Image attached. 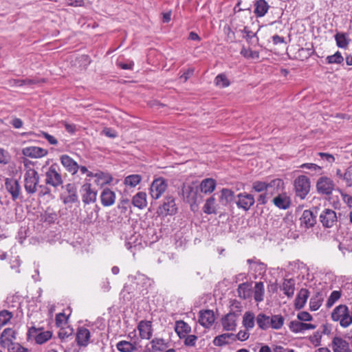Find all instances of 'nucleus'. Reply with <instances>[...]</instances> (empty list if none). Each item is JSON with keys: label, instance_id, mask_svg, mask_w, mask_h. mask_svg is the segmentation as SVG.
Segmentation results:
<instances>
[{"label": "nucleus", "instance_id": "obj_57", "mask_svg": "<svg viewBox=\"0 0 352 352\" xmlns=\"http://www.w3.org/2000/svg\"><path fill=\"white\" fill-rule=\"evenodd\" d=\"M14 85L17 87H22L23 85H30L33 84L37 83V81H36L34 79H16L14 80Z\"/></svg>", "mask_w": 352, "mask_h": 352}, {"label": "nucleus", "instance_id": "obj_29", "mask_svg": "<svg viewBox=\"0 0 352 352\" xmlns=\"http://www.w3.org/2000/svg\"><path fill=\"white\" fill-rule=\"evenodd\" d=\"M309 296V292L308 289L302 288L299 291L295 299L294 306L296 309H300L305 306Z\"/></svg>", "mask_w": 352, "mask_h": 352}, {"label": "nucleus", "instance_id": "obj_39", "mask_svg": "<svg viewBox=\"0 0 352 352\" xmlns=\"http://www.w3.org/2000/svg\"><path fill=\"white\" fill-rule=\"evenodd\" d=\"M349 309L344 305L337 306L331 313V318L333 321H339L344 315L348 313Z\"/></svg>", "mask_w": 352, "mask_h": 352}, {"label": "nucleus", "instance_id": "obj_26", "mask_svg": "<svg viewBox=\"0 0 352 352\" xmlns=\"http://www.w3.org/2000/svg\"><path fill=\"white\" fill-rule=\"evenodd\" d=\"M234 333H224L221 335L216 336L212 343L217 346H223L233 342Z\"/></svg>", "mask_w": 352, "mask_h": 352}, {"label": "nucleus", "instance_id": "obj_19", "mask_svg": "<svg viewBox=\"0 0 352 352\" xmlns=\"http://www.w3.org/2000/svg\"><path fill=\"white\" fill-rule=\"evenodd\" d=\"M16 339L15 331L11 328L5 329L0 336V344L2 347L6 348Z\"/></svg>", "mask_w": 352, "mask_h": 352}, {"label": "nucleus", "instance_id": "obj_54", "mask_svg": "<svg viewBox=\"0 0 352 352\" xmlns=\"http://www.w3.org/2000/svg\"><path fill=\"white\" fill-rule=\"evenodd\" d=\"M300 167L302 168L309 169L310 170L314 172L316 174L320 175L322 173V168L316 164L305 163L301 164Z\"/></svg>", "mask_w": 352, "mask_h": 352}, {"label": "nucleus", "instance_id": "obj_7", "mask_svg": "<svg viewBox=\"0 0 352 352\" xmlns=\"http://www.w3.org/2000/svg\"><path fill=\"white\" fill-rule=\"evenodd\" d=\"M319 219L322 226L326 228H332L338 222L336 212L329 208H326L321 212Z\"/></svg>", "mask_w": 352, "mask_h": 352}, {"label": "nucleus", "instance_id": "obj_5", "mask_svg": "<svg viewBox=\"0 0 352 352\" xmlns=\"http://www.w3.org/2000/svg\"><path fill=\"white\" fill-rule=\"evenodd\" d=\"M167 183L162 177L155 179L150 186V195L154 199H158L165 192L167 188Z\"/></svg>", "mask_w": 352, "mask_h": 352}, {"label": "nucleus", "instance_id": "obj_48", "mask_svg": "<svg viewBox=\"0 0 352 352\" xmlns=\"http://www.w3.org/2000/svg\"><path fill=\"white\" fill-rule=\"evenodd\" d=\"M214 84L219 87L224 88L230 85V81L226 74H220L215 77Z\"/></svg>", "mask_w": 352, "mask_h": 352}, {"label": "nucleus", "instance_id": "obj_21", "mask_svg": "<svg viewBox=\"0 0 352 352\" xmlns=\"http://www.w3.org/2000/svg\"><path fill=\"white\" fill-rule=\"evenodd\" d=\"M140 336L142 339L149 340L152 336L151 322L142 320L138 325Z\"/></svg>", "mask_w": 352, "mask_h": 352}, {"label": "nucleus", "instance_id": "obj_51", "mask_svg": "<svg viewBox=\"0 0 352 352\" xmlns=\"http://www.w3.org/2000/svg\"><path fill=\"white\" fill-rule=\"evenodd\" d=\"M340 297L341 292L337 290L333 291L331 293L329 298L327 299L326 304L327 307L329 308L332 307L334 305V303L339 300Z\"/></svg>", "mask_w": 352, "mask_h": 352}, {"label": "nucleus", "instance_id": "obj_62", "mask_svg": "<svg viewBox=\"0 0 352 352\" xmlns=\"http://www.w3.org/2000/svg\"><path fill=\"white\" fill-rule=\"evenodd\" d=\"M297 318L300 321L308 322L312 320V316L307 311H300L297 314Z\"/></svg>", "mask_w": 352, "mask_h": 352}, {"label": "nucleus", "instance_id": "obj_15", "mask_svg": "<svg viewBox=\"0 0 352 352\" xmlns=\"http://www.w3.org/2000/svg\"><path fill=\"white\" fill-rule=\"evenodd\" d=\"M6 190L10 193L12 200H16L20 195L21 186L19 182L13 178H7L5 182Z\"/></svg>", "mask_w": 352, "mask_h": 352}, {"label": "nucleus", "instance_id": "obj_64", "mask_svg": "<svg viewBox=\"0 0 352 352\" xmlns=\"http://www.w3.org/2000/svg\"><path fill=\"white\" fill-rule=\"evenodd\" d=\"M10 124L14 128V129H21L22 128L23 125V122L21 119L14 117L12 118V120L10 121Z\"/></svg>", "mask_w": 352, "mask_h": 352}, {"label": "nucleus", "instance_id": "obj_42", "mask_svg": "<svg viewBox=\"0 0 352 352\" xmlns=\"http://www.w3.org/2000/svg\"><path fill=\"white\" fill-rule=\"evenodd\" d=\"M116 348L120 352H133L136 350L135 344L125 340L118 342Z\"/></svg>", "mask_w": 352, "mask_h": 352}, {"label": "nucleus", "instance_id": "obj_13", "mask_svg": "<svg viewBox=\"0 0 352 352\" xmlns=\"http://www.w3.org/2000/svg\"><path fill=\"white\" fill-rule=\"evenodd\" d=\"M91 333L89 329L81 327L78 328L76 334V342L80 347H86L89 344Z\"/></svg>", "mask_w": 352, "mask_h": 352}, {"label": "nucleus", "instance_id": "obj_27", "mask_svg": "<svg viewBox=\"0 0 352 352\" xmlns=\"http://www.w3.org/2000/svg\"><path fill=\"white\" fill-rule=\"evenodd\" d=\"M270 6L265 0H256L254 3V13L256 17H263L268 12Z\"/></svg>", "mask_w": 352, "mask_h": 352}, {"label": "nucleus", "instance_id": "obj_24", "mask_svg": "<svg viewBox=\"0 0 352 352\" xmlns=\"http://www.w3.org/2000/svg\"><path fill=\"white\" fill-rule=\"evenodd\" d=\"M101 204L104 206H111L116 201V194L108 188H105L100 195Z\"/></svg>", "mask_w": 352, "mask_h": 352}, {"label": "nucleus", "instance_id": "obj_50", "mask_svg": "<svg viewBox=\"0 0 352 352\" xmlns=\"http://www.w3.org/2000/svg\"><path fill=\"white\" fill-rule=\"evenodd\" d=\"M151 344L152 349L155 351H162L166 346L165 340L162 338H155L151 341Z\"/></svg>", "mask_w": 352, "mask_h": 352}, {"label": "nucleus", "instance_id": "obj_4", "mask_svg": "<svg viewBox=\"0 0 352 352\" xmlns=\"http://www.w3.org/2000/svg\"><path fill=\"white\" fill-rule=\"evenodd\" d=\"M177 212V207L175 204V199L171 195H166L163 200V203L160 205L157 210L159 216L166 217L168 215H173Z\"/></svg>", "mask_w": 352, "mask_h": 352}, {"label": "nucleus", "instance_id": "obj_32", "mask_svg": "<svg viewBox=\"0 0 352 352\" xmlns=\"http://www.w3.org/2000/svg\"><path fill=\"white\" fill-rule=\"evenodd\" d=\"M285 322L284 317L280 314H271L270 315V329L274 330L280 329Z\"/></svg>", "mask_w": 352, "mask_h": 352}, {"label": "nucleus", "instance_id": "obj_12", "mask_svg": "<svg viewBox=\"0 0 352 352\" xmlns=\"http://www.w3.org/2000/svg\"><path fill=\"white\" fill-rule=\"evenodd\" d=\"M80 192L82 200L85 204H89L96 201L97 192L91 189V184H84L81 187Z\"/></svg>", "mask_w": 352, "mask_h": 352}, {"label": "nucleus", "instance_id": "obj_10", "mask_svg": "<svg viewBox=\"0 0 352 352\" xmlns=\"http://www.w3.org/2000/svg\"><path fill=\"white\" fill-rule=\"evenodd\" d=\"M239 314L230 312L221 318V325L226 331H234L236 329Z\"/></svg>", "mask_w": 352, "mask_h": 352}, {"label": "nucleus", "instance_id": "obj_41", "mask_svg": "<svg viewBox=\"0 0 352 352\" xmlns=\"http://www.w3.org/2000/svg\"><path fill=\"white\" fill-rule=\"evenodd\" d=\"M95 177L97 178L96 182L101 186L108 184L113 180V177L109 173L101 171L95 173Z\"/></svg>", "mask_w": 352, "mask_h": 352}, {"label": "nucleus", "instance_id": "obj_1", "mask_svg": "<svg viewBox=\"0 0 352 352\" xmlns=\"http://www.w3.org/2000/svg\"><path fill=\"white\" fill-rule=\"evenodd\" d=\"M39 175L34 168L28 169L24 174V188L29 195L34 194L39 183Z\"/></svg>", "mask_w": 352, "mask_h": 352}, {"label": "nucleus", "instance_id": "obj_22", "mask_svg": "<svg viewBox=\"0 0 352 352\" xmlns=\"http://www.w3.org/2000/svg\"><path fill=\"white\" fill-rule=\"evenodd\" d=\"M333 352H350L349 344L340 337H334L332 340Z\"/></svg>", "mask_w": 352, "mask_h": 352}, {"label": "nucleus", "instance_id": "obj_47", "mask_svg": "<svg viewBox=\"0 0 352 352\" xmlns=\"http://www.w3.org/2000/svg\"><path fill=\"white\" fill-rule=\"evenodd\" d=\"M326 61L328 64H341L344 61V58L342 54L338 51L334 54L328 56L326 58Z\"/></svg>", "mask_w": 352, "mask_h": 352}, {"label": "nucleus", "instance_id": "obj_61", "mask_svg": "<svg viewBox=\"0 0 352 352\" xmlns=\"http://www.w3.org/2000/svg\"><path fill=\"white\" fill-rule=\"evenodd\" d=\"M10 160V155L8 152L0 148V164H7Z\"/></svg>", "mask_w": 352, "mask_h": 352}, {"label": "nucleus", "instance_id": "obj_52", "mask_svg": "<svg viewBox=\"0 0 352 352\" xmlns=\"http://www.w3.org/2000/svg\"><path fill=\"white\" fill-rule=\"evenodd\" d=\"M241 32L245 34V35L243 36V38L248 41V42H251L252 40L254 38H256V42L258 43V38L257 37V32H252L251 30H250L248 29V27H244L243 30H241Z\"/></svg>", "mask_w": 352, "mask_h": 352}, {"label": "nucleus", "instance_id": "obj_49", "mask_svg": "<svg viewBox=\"0 0 352 352\" xmlns=\"http://www.w3.org/2000/svg\"><path fill=\"white\" fill-rule=\"evenodd\" d=\"M52 336V333L50 331L41 332L36 336L35 341L37 344H42L49 340Z\"/></svg>", "mask_w": 352, "mask_h": 352}, {"label": "nucleus", "instance_id": "obj_31", "mask_svg": "<svg viewBox=\"0 0 352 352\" xmlns=\"http://www.w3.org/2000/svg\"><path fill=\"white\" fill-rule=\"evenodd\" d=\"M216 181L212 178H206L200 183V190L205 194L212 193L216 188Z\"/></svg>", "mask_w": 352, "mask_h": 352}, {"label": "nucleus", "instance_id": "obj_38", "mask_svg": "<svg viewBox=\"0 0 352 352\" xmlns=\"http://www.w3.org/2000/svg\"><path fill=\"white\" fill-rule=\"evenodd\" d=\"M336 45L338 47L346 49L347 48L349 43L350 38L346 33L343 32H338L334 36Z\"/></svg>", "mask_w": 352, "mask_h": 352}, {"label": "nucleus", "instance_id": "obj_23", "mask_svg": "<svg viewBox=\"0 0 352 352\" xmlns=\"http://www.w3.org/2000/svg\"><path fill=\"white\" fill-rule=\"evenodd\" d=\"M60 162L67 171L72 174L77 173L79 165L71 157L67 155H63L60 157Z\"/></svg>", "mask_w": 352, "mask_h": 352}, {"label": "nucleus", "instance_id": "obj_28", "mask_svg": "<svg viewBox=\"0 0 352 352\" xmlns=\"http://www.w3.org/2000/svg\"><path fill=\"white\" fill-rule=\"evenodd\" d=\"M146 197L147 195L146 192H138L133 197L132 204L139 209H143L147 206Z\"/></svg>", "mask_w": 352, "mask_h": 352}, {"label": "nucleus", "instance_id": "obj_55", "mask_svg": "<svg viewBox=\"0 0 352 352\" xmlns=\"http://www.w3.org/2000/svg\"><path fill=\"white\" fill-rule=\"evenodd\" d=\"M184 345L186 346H194L196 344V342L198 339L197 336L195 335H186L183 338Z\"/></svg>", "mask_w": 352, "mask_h": 352}, {"label": "nucleus", "instance_id": "obj_63", "mask_svg": "<svg viewBox=\"0 0 352 352\" xmlns=\"http://www.w3.org/2000/svg\"><path fill=\"white\" fill-rule=\"evenodd\" d=\"M345 182L347 186H352V172L349 170H346L343 174V177L341 179Z\"/></svg>", "mask_w": 352, "mask_h": 352}, {"label": "nucleus", "instance_id": "obj_20", "mask_svg": "<svg viewBox=\"0 0 352 352\" xmlns=\"http://www.w3.org/2000/svg\"><path fill=\"white\" fill-rule=\"evenodd\" d=\"M273 204L279 209L286 210L289 208L291 200L285 192L279 193L272 199Z\"/></svg>", "mask_w": 352, "mask_h": 352}, {"label": "nucleus", "instance_id": "obj_60", "mask_svg": "<svg viewBox=\"0 0 352 352\" xmlns=\"http://www.w3.org/2000/svg\"><path fill=\"white\" fill-rule=\"evenodd\" d=\"M321 333L319 331L315 332L312 336H309V340L310 342L315 346L320 344Z\"/></svg>", "mask_w": 352, "mask_h": 352}, {"label": "nucleus", "instance_id": "obj_44", "mask_svg": "<svg viewBox=\"0 0 352 352\" xmlns=\"http://www.w3.org/2000/svg\"><path fill=\"white\" fill-rule=\"evenodd\" d=\"M234 192L228 188H223L221 192L220 201L223 205H227L233 199Z\"/></svg>", "mask_w": 352, "mask_h": 352}, {"label": "nucleus", "instance_id": "obj_3", "mask_svg": "<svg viewBox=\"0 0 352 352\" xmlns=\"http://www.w3.org/2000/svg\"><path fill=\"white\" fill-rule=\"evenodd\" d=\"M294 187L296 196L304 199L310 191V179L305 175H300L294 181Z\"/></svg>", "mask_w": 352, "mask_h": 352}, {"label": "nucleus", "instance_id": "obj_25", "mask_svg": "<svg viewBox=\"0 0 352 352\" xmlns=\"http://www.w3.org/2000/svg\"><path fill=\"white\" fill-rule=\"evenodd\" d=\"M300 220L301 226H303L305 228H312L316 223V216L309 210L303 211Z\"/></svg>", "mask_w": 352, "mask_h": 352}, {"label": "nucleus", "instance_id": "obj_16", "mask_svg": "<svg viewBox=\"0 0 352 352\" xmlns=\"http://www.w3.org/2000/svg\"><path fill=\"white\" fill-rule=\"evenodd\" d=\"M198 190L197 187L191 185H184L182 195L184 199L189 204H196L197 201Z\"/></svg>", "mask_w": 352, "mask_h": 352}, {"label": "nucleus", "instance_id": "obj_30", "mask_svg": "<svg viewBox=\"0 0 352 352\" xmlns=\"http://www.w3.org/2000/svg\"><path fill=\"white\" fill-rule=\"evenodd\" d=\"M175 331L180 339L191 332V327L183 320L175 322Z\"/></svg>", "mask_w": 352, "mask_h": 352}, {"label": "nucleus", "instance_id": "obj_17", "mask_svg": "<svg viewBox=\"0 0 352 352\" xmlns=\"http://www.w3.org/2000/svg\"><path fill=\"white\" fill-rule=\"evenodd\" d=\"M215 320V317L213 311L206 309L200 311L199 322L205 328H210Z\"/></svg>", "mask_w": 352, "mask_h": 352}, {"label": "nucleus", "instance_id": "obj_43", "mask_svg": "<svg viewBox=\"0 0 352 352\" xmlns=\"http://www.w3.org/2000/svg\"><path fill=\"white\" fill-rule=\"evenodd\" d=\"M323 300L322 295L318 292L314 296H313L309 301V307L311 311L318 310L322 305Z\"/></svg>", "mask_w": 352, "mask_h": 352}, {"label": "nucleus", "instance_id": "obj_59", "mask_svg": "<svg viewBox=\"0 0 352 352\" xmlns=\"http://www.w3.org/2000/svg\"><path fill=\"white\" fill-rule=\"evenodd\" d=\"M339 321L342 327H349L352 323V316L350 315L349 311Z\"/></svg>", "mask_w": 352, "mask_h": 352}, {"label": "nucleus", "instance_id": "obj_36", "mask_svg": "<svg viewBox=\"0 0 352 352\" xmlns=\"http://www.w3.org/2000/svg\"><path fill=\"white\" fill-rule=\"evenodd\" d=\"M217 206L216 199L214 196H211L206 199L203 206V211L207 214H217Z\"/></svg>", "mask_w": 352, "mask_h": 352}, {"label": "nucleus", "instance_id": "obj_9", "mask_svg": "<svg viewBox=\"0 0 352 352\" xmlns=\"http://www.w3.org/2000/svg\"><path fill=\"white\" fill-rule=\"evenodd\" d=\"M283 185H284V183L280 179H273L270 183L256 181L252 184V188L256 192H261L263 191L270 190L272 188H277L279 186Z\"/></svg>", "mask_w": 352, "mask_h": 352}, {"label": "nucleus", "instance_id": "obj_58", "mask_svg": "<svg viewBox=\"0 0 352 352\" xmlns=\"http://www.w3.org/2000/svg\"><path fill=\"white\" fill-rule=\"evenodd\" d=\"M73 333V329L70 327L62 328L58 331V338L61 340H65L72 336Z\"/></svg>", "mask_w": 352, "mask_h": 352}, {"label": "nucleus", "instance_id": "obj_8", "mask_svg": "<svg viewBox=\"0 0 352 352\" xmlns=\"http://www.w3.org/2000/svg\"><path fill=\"white\" fill-rule=\"evenodd\" d=\"M254 196L246 192L238 194L235 200L237 207L245 211H248L254 205Z\"/></svg>", "mask_w": 352, "mask_h": 352}, {"label": "nucleus", "instance_id": "obj_56", "mask_svg": "<svg viewBox=\"0 0 352 352\" xmlns=\"http://www.w3.org/2000/svg\"><path fill=\"white\" fill-rule=\"evenodd\" d=\"M9 352H28V349L22 346L19 343L12 342L10 345L6 346Z\"/></svg>", "mask_w": 352, "mask_h": 352}, {"label": "nucleus", "instance_id": "obj_6", "mask_svg": "<svg viewBox=\"0 0 352 352\" xmlns=\"http://www.w3.org/2000/svg\"><path fill=\"white\" fill-rule=\"evenodd\" d=\"M334 188L335 184L333 181L325 176L320 177L316 182L317 191L322 195H331Z\"/></svg>", "mask_w": 352, "mask_h": 352}, {"label": "nucleus", "instance_id": "obj_14", "mask_svg": "<svg viewBox=\"0 0 352 352\" xmlns=\"http://www.w3.org/2000/svg\"><path fill=\"white\" fill-rule=\"evenodd\" d=\"M22 154L30 158H41L47 155V150L38 146H27L22 149Z\"/></svg>", "mask_w": 352, "mask_h": 352}, {"label": "nucleus", "instance_id": "obj_34", "mask_svg": "<svg viewBox=\"0 0 352 352\" xmlns=\"http://www.w3.org/2000/svg\"><path fill=\"white\" fill-rule=\"evenodd\" d=\"M237 292L240 298L243 299H248L252 294V285L249 283H241L239 285Z\"/></svg>", "mask_w": 352, "mask_h": 352}, {"label": "nucleus", "instance_id": "obj_46", "mask_svg": "<svg viewBox=\"0 0 352 352\" xmlns=\"http://www.w3.org/2000/svg\"><path fill=\"white\" fill-rule=\"evenodd\" d=\"M13 317L11 311L8 310H2L0 311V329L6 325Z\"/></svg>", "mask_w": 352, "mask_h": 352}, {"label": "nucleus", "instance_id": "obj_33", "mask_svg": "<svg viewBox=\"0 0 352 352\" xmlns=\"http://www.w3.org/2000/svg\"><path fill=\"white\" fill-rule=\"evenodd\" d=\"M256 317L253 312L246 311L243 316L242 324L245 329L252 330L255 325Z\"/></svg>", "mask_w": 352, "mask_h": 352}, {"label": "nucleus", "instance_id": "obj_40", "mask_svg": "<svg viewBox=\"0 0 352 352\" xmlns=\"http://www.w3.org/2000/svg\"><path fill=\"white\" fill-rule=\"evenodd\" d=\"M264 284L263 282H256L254 287V298L256 302H262L264 299Z\"/></svg>", "mask_w": 352, "mask_h": 352}, {"label": "nucleus", "instance_id": "obj_37", "mask_svg": "<svg viewBox=\"0 0 352 352\" xmlns=\"http://www.w3.org/2000/svg\"><path fill=\"white\" fill-rule=\"evenodd\" d=\"M256 322L261 330L266 331L270 329V315L259 313L256 317Z\"/></svg>", "mask_w": 352, "mask_h": 352}, {"label": "nucleus", "instance_id": "obj_18", "mask_svg": "<svg viewBox=\"0 0 352 352\" xmlns=\"http://www.w3.org/2000/svg\"><path fill=\"white\" fill-rule=\"evenodd\" d=\"M289 328L294 333H302L308 329H315L316 326L313 324L304 323L300 320H292L289 324Z\"/></svg>", "mask_w": 352, "mask_h": 352}, {"label": "nucleus", "instance_id": "obj_2", "mask_svg": "<svg viewBox=\"0 0 352 352\" xmlns=\"http://www.w3.org/2000/svg\"><path fill=\"white\" fill-rule=\"evenodd\" d=\"M60 171V167L57 164H52L45 174V184L54 188L61 186L63 183V180Z\"/></svg>", "mask_w": 352, "mask_h": 352}, {"label": "nucleus", "instance_id": "obj_53", "mask_svg": "<svg viewBox=\"0 0 352 352\" xmlns=\"http://www.w3.org/2000/svg\"><path fill=\"white\" fill-rule=\"evenodd\" d=\"M250 330L245 329L244 330H241L236 334H234L233 340L235 342L236 340L240 341H245L250 337Z\"/></svg>", "mask_w": 352, "mask_h": 352}, {"label": "nucleus", "instance_id": "obj_11", "mask_svg": "<svg viewBox=\"0 0 352 352\" xmlns=\"http://www.w3.org/2000/svg\"><path fill=\"white\" fill-rule=\"evenodd\" d=\"M66 192L61 195V199L65 204H74L78 201L77 189L74 184H67L65 186Z\"/></svg>", "mask_w": 352, "mask_h": 352}, {"label": "nucleus", "instance_id": "obj_45", "mask_svg": "<svg viewBox=\"0 0 352 352\" xmlns=\"http://www.w3.org/2000/svg\"><path fill=\"white\" fill-rule=\"evenodd\" d=\"M142 181V177L140 175H130L124 178V184L125 186L135 187Z\"/></svg>", "mask_w": 352, "mask_h": 352}, {"label": "nucleus", "instance_id": "obj_35", "mask_svg": "<svg viewBox=\"0 0 352 352\" xmlns=\"http://www.w3.org/2000/svg\"><path fill=\"white\" fill-rule=\"evenodd\" d=\"M281 289L288 298L292 297L295 291V280L293 278L285 279Z\"/></svg>", "mask_w": 352, "mask_h": 352}]
</instances>
